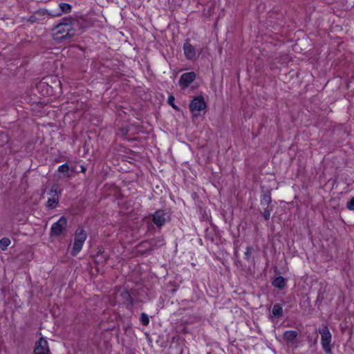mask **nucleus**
Returning a JSON list of instances; mask_svg holds the SVG:
<instances>
[{
	"mask_svg": "<svg viewBox=\"0 0 354 354\" xmlns=\"http://www.w3.org/2000/svg\"><path fill=\"white\" fill-rule=\"evenodd\" d=\"M346 207L349 210H354V196H353L346 204Z\"/></svg>",
	"mask_w": 354,
	"mask_h": 354,
	"instance_id": "obj_25",
	"label": "nucleus"
},
{
	"mask_svg": "<svg viewBox=\"0 0 354 354\" xmlns=\"http://www.w3.org/2000/svg\"><path fill=\"white\" fill-rule=\"evenodd\" d=\"M274 209V206L263 207V216L265 221H268L270 218V214Z\"/></svg>",
	"mask_w": 354,
	"mask_h": 354,
	"instance_id": "obj_16",
	"label": "nucleus"
},
{
	"mask_svg": "<svg viewBox=\"0 0 354 354\" xmlns=\"http://www.w3.org/2000/svg\"><path fill=\"white\" fill-rule=\"evenodd\" d=\"M129 133V128L127 127H122L119 129V134L122 136H126Z\"/></svg>",
	"mask_w": 354,
	"mask_h": 354,
	"instance_id": "obj_24",
	"label": "nucleus"
},
{
	"mask_svg": "<svg viewBox=\"0 0 354 354\" xmlns=\"http://www.w3.org/2000/svg\"><path fill=\"white\" fill-rule=\"evenodd\" d=\"M11 241L8 238L4 237L0 240V248L2 250H6L10 245Z\"/></svg>",
	"mask_w": 354,
	"mask_h": 354,
	"instance_id": "obj_18",
	"label": "nucleus"
},
{
	"mask_svg": "<svg viewBox=\"0 0 354 354\" xmlns=\"http://www.w3.org/2000/svg\"><path fill=\"white\" fill-rule=\"evenodd\" d=\"M58 203H59L58 198H55L54 197L52 198H48V200L46 202V206L48 209H53L56 207V205L58 204Z\"/></svg>",
	"mask_w": 354,
	"mask_h": 354,
	"instance_id": "obj_17",
	"label": "nucleus"
},
{
	"mask_svg": "<svg viewBox=\"0 0 354 354\" xmlns=\"http://www.w3.org/2000/svg\"><path fill=\"white\" fill-rule=\"evenodd\" d=\"M59 7L62 12L57 14V15H61L62 13H69L72 10L71 5L67 3H60L59 4Z\"/></svg>",
	"mask_w": 354,
	"mask_h": 354,
	"instance_id": "obj_15",
	"label": "nucleus"
},
{
	"mask_svg": "<svg viewBox=\"0 0 354 354\" xmlns=\"http://www.w3.org/2000/svg\"><path fill=\"white\" fill-rule=\"evenodd\" d=\"M140 322L142 326H147L149 324V317L145 313H142L140 314Z\"/></svg>",
	"mask_w": 354,
	"mask_h": 354,
	"instance_id": "obj_19",
	"label": "nucleus"
},
{
	"mask_svg": "<svg viewBox=\"0 0 354 354\" xmlns=\"http://www.w3.org/2000/svg\"><path fill=\"white\" fill-rule=\"evenodd\" d=\"M196 79V73L194 72H187L181 75L179 80V85L182 89H185Z\"/></svg>",
	"mask_w": 354,
	"mask_h": 354,
	"instance_id": "obj_7",
	"label": "nucleus"
},
{
	"mask_svg": "<svg viewBox=\"0 0 354 354\" xmlns=\"http://www.w3.org/2000/svg\"><path fill=\"white\" fill-rule=\"evenodd\" d=\"M183 50L185 57L189 60L195 59L196 57V51L195 48L186 41L183 45Z\"/></svg>",
	"mask_w": 354,
	"mask_h": 354,
	"instance_id": "obj_9",
	"label": "nucleus"
},
{
	"mask_svg": "<svg viewBox=\"0 0 354 354\" xmlns=\"http://www.w3.org/2000/svg\"><path fill=\"white\" fill-rule=\"evenodd\" d=\"M298 336L296 330H287L283 333V339L287 342H293Z\"/></svg>",
	"mask_w": 354,
	"mask_h": 354,
	"instance_id": "obj_13",
	"label": "nucleus"
},
{
	"mask_svg": "<svg viewBox=\"0 0 354 354\" xmlns=\"http://www.w3.org/2000/svg\"><path fill=\"white\" fill-rule=\"evenodd\" d=\"M50 350L48 342L43 337L36 342L34 354H49Z\"/></svg>",
	"mask_w": 354,
	"mask_h": 354,
	"instance_id": "obj_8",
	"label": "nucleus"
},
{
	"mask_svg": "<svg viewBox=\"0 0 354 354\" xmlns=\"http://www.w3.org/2000/svg\"><path fill=\"white\" fill-rule=\"evenodd\" d=\"M81 171H82V172H84V171H86V168H85V167H84V166H83V165H82V166H81Z\"/></svg>",
	"mask_w": 354,
	"mask_h": 354,
	"instance_id": "obj_28",
	"label": "nucleus"
},
{
	"mask_svg": "<svg viewBox=\"0 0 354 354\" xmlns=\"http://www.w3.org/2000/svg\"><path fill=\"white\" fill-rule=\"evenodd\" d=\"M174 100H175V97L174 95H169L168 98H167V103L171 106V107L173 109H174L175 110H178V107L174 104Z\"/></svg>",
	"mask_w": 354,
	"mask_h": 354,
	"instance_id": "obj_22",
	"label": "nucleus"
},
{
	"mask_svg": "<svg viewBox=\"0 0 354 354\" xmlns=\"http://www.w3.org/2000/svg\"><path fill=\"white\" fill-rule=\"evenodd\" d=\"M60 193V191H57L56 186H53L49 192V194L52 196V198H54L55 196H58Z\"/></svg>",
	"mask_w": 354,
	"mask_h": 354,
	"instance_id": "obj_23",
	"label": "nucleus"
},
{
	"mask_svg": "<svg viewBox=\"0 0 354 354\" xmlns=\"http://www.w3.org/2000/svg\"><path fill=\"white\" fill-rule=\"evenodd\" d=\"M321 335V344L326 354H333L332 351V335L327 326L319 328Z\"/></svg>",
	"mask_w": 354,
	"mask_h": 354,
	"instance_id": "obj_3",
	"label": "nucleus"
},
{
	"mask_svg": "<svg viewBox=\"0 0 354 354\" xmlns=\"http://www.w3.org/2000/svg\"><path fill=\"white\" fill-rule=\"evenodd\" d=\"M260 204L262 207L273 206L272 205V198H271L270 190H268V191L265 192L261 196Z\"/></svg>",
	"mask_w": 354,
	"mask_h": 354,
	"instance_id": "obj_10",
	"label": "nucleus"
},
{
	"mask_svg": "<svg viewBox=\"0 0 354 354\" xmlns=\"http://www.w3.org/2000/svg\"><path fill=\"white\" fill-rule=\"evenodd\" d=\"M37 21V19L36 18V17H35L33 15L30 16L28 19V21H30L32 24L35 23Z\"/></svg>",
	"mask_w": 354,
	"mask_h": 354,
	"instance_id": "obj_27",
	"label": "nucleus"
},
{
	"mask_svg": "<svg viewBox=\"0 0 354 354\" xmlns=\"http://www.w3.org/2000/svg\"><path fill=\"white\" fill-rule=\"evenodd\" d=\"M69 167L67 163H64L58 167V171L68 176Z\"/></svg>",
	"mask_w": 354,
	"mask_h": 354,
	"instance_id": "obj_21",
	"label": "nucleus"
},
{
	"mask_svg": "<svg viewBox=\"0 0 354 354\" xmlns=\"http://www.w3.org/2000/svg\"><path fill=\"white\" fill-rule=\"evenodd\" d=\"M9 141V137L6 133H0V146H3Z\"/></svg>",
	"mask_w": 354,
	"mask_h": 354,
	"instance_id": "obj_20",
	"label": "nucleus"
},
{
	"mask_svg": "<svg viewBox=\"0 0 354 354\" xmlns=\"http://www.w3.org/2000/svg\"><path fill=\"white\" fill-rule=\"evenodd\" d=\"M206 107L205 99L202 95L195 96L189 104V109L194 117L199 116L200 112Z\"/></svg>",
	"mask_w": 354,
	"mask_h": 354,
	"instance_id": "obj_4",
	"label": "nucleus"
},
{
	"mask_svg": "<svg viewBox=\"0 0 354 354\" xmlns=\"http://www.w3.org/2000/svg\"><path fill=\"white\" fill-rule=\"evenodd\" d=\"M272 315L277 318H279L283 315V308L279 304H274L272 310Z\"/></svg>",
	"mask_w": 354,
	"mask_h": 354,
	"instance_id": "obj_14",
	"label": "nucleus"
},
{
	"mask_svg": "<svg viewBox=\"0 0 354 354\" xmlns=\"http://www.w3.org/2000/svg\"><path fill=\"white\" fill-rule=\"evenodd\" d=\"M66 226L67 219L65 216H62L57 222L52 225L50 232V236L57 237L60 236L64 232L66 231Z\"/></svg>",
	"mask_w": 354,
	"mask_h": 354,
	"instance_id": "obj_6",
	"label": "nucleus"
},
{
	"mask_svg": "<svg viewBox=\"0 0 354 354\" xmlns=\"http://www.w3.org/2000/svg\"><path fill=\"white\" fill-rule=\"evenodd\" d=\"M121 297L123 299L124 303H126L127 304L128 308L132 307L133 306V299L131 297L130 292L127 290H124L121 292Z\"/></svg>",
	"mask_w": 354,
	"mask_h": 354,
	"instance_id": "obj_11",
	"label": "nucleus"
},
{
	"mask_svg": "<svg viewBox=\"0 0 354 354\" xmlns=\"http://www.w3.org/2000/svg\"><path fill=\"white\" fill-rule=\"evenodd\" d=\"M75 20L69 18L62 19V21L55 26L56 30L55 39L62 41L71 39L75 35V30L73 28Z\"/></svg>",
	"mask_w": 354,
	"mask_h": 354,
	"instance_id": "obj_1",
	"label": "nucleus"
},
{
	"mask_svg": "<svg viewBox=\"0 0 354 354\" xmlns=\"http://www.w3.org/2000/svg\"><path fill=\"white\" fill-rule=\"evenodd\" d=\"M250 252H251L250 248H247L246 252H245V259H249V256H250Z\"/></svg>",
	"mask_w": 354,
	"mask_h": 354,
	"instance_id": "obj_26",
	"label": "nucleus"
},
{
	"mask_svg": "<svg viewBox=\"0 0 354 354\" xmlns=\"http://www.w3.org/2000/svg\"><path fill=\"white\" fill-rule=\"evenodd\" d=\"M170 219L169 213L166 212L165 210L163 209L156 210L152 216V221L158 227H161L165 225Z\"/></svg>",
	"mask_w": 354,
	"mask_h": 354,
	"instance_id": "obj_5",
	"label": "nucleus"
},
{
	"mask_svg": "<svg viewBox=\"0 0 354 354\" xmlns=\"http://www.w3.org/2000/svg\"><path fill=\"white\" fill-rule=\"evenodd\" d=\"M87 238L86 232L81 227H79L75 232L73 246L71 250V255L75 257L81 251L83 245Z\"/></svg>",
	"mask_w": 354,
	"mask_h": 354,
	"instance_id": "obj_2",
	"label": "nucleus"
},
{
	"mask_svg": "<svg viewBox=\"0 0 354 354\" xmlns=\"http://www.w3.org/2000/svg\"><path fill=\"white\" fill-rule=\"evenodd\" d=\"M272 285L275 287V288H277L279 289H283L286 285V279L281 277V276H279V277H276L273 281H272Z\"/></svg>",
	"mask_w": 354,
	"mask_h": 354,
	"instance_id": "obj_12",
	"label": "nucleus"
}]
</instances>
